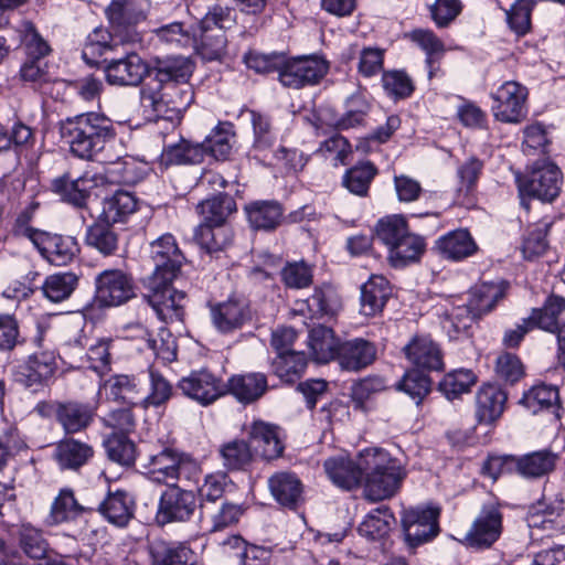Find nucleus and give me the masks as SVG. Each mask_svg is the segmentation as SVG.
<instances>
[{
  "label": "nucleus",
  "instance_id": "50",
  "mask_svg": "<svg viewBox=\"0 0 565 565\" xmlns=\"http://www.w3.org/2000/svg\"><path fill=\"white\" fill-rule=\"evenodd\" d=\"M78 286V276L72 271L57 273L45 278L42 291L52 302H61L71 297Z\"/></svg>",
  "mask_w": 565,
  "mask_h": 565
},
{
  "label": "nucleus",
  "instance_id": "30",
  "mask_svg": "<svg viewBox=\"0 0 565 565\" xmlns=\"http://www.w3.org/2000/svg\"><path fill=\"white\" fill-rule=\"evenodd\" d=\"M211 317L218 331L228 333L242 328L246 321L250 320V310L246 301L230 298L211 306Z\"/></svg>",
  "mask_w": 565,
  "mask_h": 565
},
{
  "label": "nucleus",
  "instance_id": "49",
  "mask_svg": "<svg viewBox=\"0 0 565 565\" xmlns=\"http://www.w3.org/2000/svg\"><path fill=\"white\" fill-rule=\"evenodd\" d=\"M307 365L308 359L303 351L277 355L271 363L274 373L287 384L297 382L305 373Z\"/></svg>",
  "mask_w": 565,
  "mask_h": 565
},
{
  "label": "nucleus",
  "instance_id": "25",
  "mask_svg": "<svg viewBox=\"0 0 565 565\" xmlns=\"http://www.w3.org/2000/svg\"><path fill=\"white\" fill-rule=\"evenodd\" d=\"M95 511L110 524L126 527L135 513V502L125 490L108 491L103 499L93 500Z\"/></svg>",
  "mask_w": 565,
  "mask_h": 565
},
{
  "label": "nucleus",
  "instance_id": "5",
  "mask_svg": "<svg viewBox=\"0 0 565 565\" xmlns=\"http://www.w3.org/2000/svg\"><path fill=\"white\" fill-rule=\"evenodd\" d=\"M194 100V90L190 82L146 83L140 89V104L157 117L180 118Z\"/></svg>",
  "mask_w": 565,
  "mask_h": 565
},
{
  "label": "nucleus",
  "instance_id": "55",
  "mask_svg": "<svg viewBox=\"0 0 565 565\" xmlns=\"http://www.w3.org/2000/svg\"><path fill=\"white\" fill-rule=\"evenodd\" d=\"M108 458L121 466L130 467L136 460V445L126 435L113 434L105 440Z\"/></svg>",
  "mask_w": 565,
  "mask_h": 565
},
{
  "label": "nucleus",
  "instance_id": "8",
  "mask_svg": "<svg viewBox=\"0 0 565 565\" xmlns=\"http://www.w3.org/2000/svg\"><path fill=\"white\" fill-rule=\"evenodd\" d=\"M147 478L158 484H175L185 479L191 480L200 472L199 463L189 455L164 447L161 451L148 457L143 466Z\"/></svg>",
  "mask_w": 565,
  "mask_h": 565
},
{
  "label": "nucleus",
  "instance_id": "58",
  "mask_svg": "<svg viewBox=\"0 0 565 565\" xmlns=\"http://www.w3.org/2000/svg\"><path fill=\"white\" fill-rule=\"evenodd\" d=\"M280 278L287 288H307L313 281V269L303 260L288 262L280 270Z\"/></svg>",
  "mask_w": 565,
  "mask_h": 565
},
{
  "label": "nucleus",
  "instance_id": "44",
  "mask_svg": "<svg viewBox=\"0 0 565 565\" xmlns=\"http://www.w3.org/2000/svg\"><path fill=\"white\" fill-rule=\"evenodd\" d=\"M340 340L331 328L319 324L309 332V347L318 363H328L335 359Z\"/></svg>",
  "mask_w": 565,
  "mask_h": 565
},
{
  "label": "nucleus",
  "instance_id": "9",
  "mask_svg": "<svg viewBox=\"0 0 565 565\" xmlns=\"http://www.w3.org/2000/svg\"><path fill=\"white\" fill-rule=\"evenodd\" d=\"M150 10L151 0H111L105 17L116 38L137 44L142 42L139 24L147 20Z\"/></svg>",
  "mask_w": 565,
  "mask_h": 565
},
{
  "label": "nucleus",
  "instance_id": "20",
  "mask_svg": "<svg viewBox=\"0 0 565 565\" xmlns=\"http://www.w3.org/2000/svg\"><path fill=\"white\" fill-rule=\"evenodd\" d=\"M194 62L182 55L154 57L150 65V79L147 83L166 85L168 83L190 82L194 72Z\"/></svg>",
  "mask_w": 565,
  "mask_h": 565
},
{
  "label": "nucleus",
  "instance_id": "7",
  "mask_svg": "<svg viewBox=\"0 0 565 565\" xmlns=\"http://www.w3.org/2000/svg\"><path fill=\"white\" fill-rule=\"evenodd\" d=\"M235 23L234 10L218 3L209 8L204 17L194 26H198L199 54L207 60L215 61L225 53L227 38L225 31Z\"/></svg>",
  "mask_w": 565,
  "mask_h": 565
},
{
  "label": "nucleus",
  "instance_id": "28",
  "mask_svg": "<svg viewBox=\"0 0 565 565\" xmlns=\"http://www.w3.org/2000/svg\"><path fill=\"white\" fill-rule=\"evenodd\" d=\"M274 499L284 508L297 510L305 501L303 484L294 472H276L268 479Z\"/></svg>",
  "mask_w": 565,
  "mask_h": 565
},
{
  "label": "nucleus",
  "instance_id": "16",
  "mask_svg": "<svg viewBox=\"0 0 565 565\" xmlns=\"http://www.w3.org/2000/svg\"><path fill=\"white\" fill-rule=\"evenodd\" d=\"M502 530L503 515L499 504H483L465 536V543L475 550L490 548L500 539Z\"/></svg>",
  "mask_w": 565,
  "mask_h": 565
},
{
  "label": "nucleus",
  "instance_id": "39",
  "mask_svg": "<svg viewBox=\"0 0 565 565\" xmlns=\"http://www.w3.org/2000/svg\"><path fill=\"white\" fill-rule=\"evenodd\" d=\"M194 239L201 249L210 255H216L232 244L233 232L225 224L201 223L195 228Z\"/></svg>",
  "mask_w": 565,
  "mask_h": 565
},
{
  "label": "nucleus",
  "instance_id": "2",
  "mask_svg": "<svg viewBox=\"0 0 565 565\" xmlns=\"http://www.w3.org/2000/svg\"><path fill=\"white\" fill-rule=\"evenodd\" d=\"M184 260L181 252L171 257H163L161 262H151L153 270L142 279V285L148 290L143 296L145 299L153 308L158 318L166 323L181 321L184 315L182 301L185 294L172 287V281L181 273Z\"/></svg>",
  "mask_w": 565,
  "mask_h": 565
},
{
  "label": "nucleus",
  "instance_id": "6",
  "mask_svg": "<svg viewBox=\"0 0 565 565\" xmlns=\"http://www.w3.org/2000/svg\"><path fill=\"white\" fill-rule=\"evenodd\" d=\"M30 216L21 213L15 218L13 234L29 238L40 254L52 265L65 266L79 253V245L75 237L51 234L29 225Z\"/></svg>",
  "mask_w": 565,
  "mask_h": 565
},
{
  "label": "nucleus",
  "instance_id": "12",
  "mask_svg": "<svg viewBox=\"0 0 565 565\" xmlns=\"http://www.w3.org/2000/svg\"><path fill=\"white\" fill-rule=\"evenodd\" d=\"M565 309V299L559 296H550L542 308H534L530 317L522 319L515 328L505 330L502 344L509 349L518 348L523 341L525 334L535 328L542 330L555 329V317Z\"/></svg>",
  "mask_w": 565,
  "mask_h": 565
},
{
  "label": "nucleus",
  "instance_id": "42",
  "mask_svg": "<svg viewBox=\"0 0 565 565\" xmlns=\"http://www.w3.org/2000/svg\"><path fill=\"white\" fill-rule=\"evenodd\" d=\"M306 302L308 310L319 318L334 317L342 308L341 297L331 284L315 287Z\"/></svg>",
  "mask_w": 565,
  "mask_h": 565
},
{
  "label": "nucleus",
  "instance_id": "53",
  "mask_svg": "<svg viewBox=\"0 0 565 565\" xmlns=\"http://www.w3.org/2000/svg\"><path fill=\"white\" fill-rule=\"evenodd\" d=\"M408 230L407 221L402 215H390L377 221L374 237L380 239L391 252Z\"/></svg>",
  "mask_w": 565,
  "mask_h": 565
},
{
  "label": "nucleus",
  "instance_id": "33",
  "mask_svg": "<svg viewBox=\"0 0 565 565\" xmlns=\"http://www.w3.org/2000/svg\"><path fill=\"white\" fill-rule=\"evenodd\" d=\"M244 210L249 225L257 231H275L284 220V207L276 200L253 201Z\"/></svg>",
  "mask_w": 565,
  "mask_h": 565
},
{
  "label": "nucleus",
  "instance_id": "36",
  "mask_svg": "<svg viewBox=\"0 0 565 565\" xmlns=\"http://www.w3.org/2000/svg\"><path fill=\"white\" fill-rule=\"evenodd\" d=\"M248 439L254 454L266 460L276 459L284 451V445L278 437L277 428L273 425L255 422L248 431Z\"/></svg>",
  "mask_w": 565,
  "mask_h": 565
},
{
  "label": "nucleus",
  "instance_id": "14",
  "mask_svg": "<svg viewBox=\"0 0 565 565\" xmlns=\"http://www.w3.org/2000/svg\"><path fill=\"white\" fill-rule=\"evenodd\" d=\"M134 297V279L125 271L106 269L95 277L93 303L98 308L118 307Z\"/></svg>",
  "mask_w": 565,
  "mask_h": 565
},
{
  "label": "nucleus",
  "instance_id": "24",
  "mask_svg": "<svg viewBox=\"0 0 565 565\" xmlns=\"http://www.w3.org/2000/svg\"><path fill=\"white\" fill-rule=\"evenodd\" d=\"M407 360L415 370L443 371L444 358L439 345L429 337L416 335L403 349Z\"/></svg>",
  "mask_w": 565,
  "mask_h": 565
},
{
  "label": "nucleus",
  "instance_id": "38",
  "mask_svg": "<svg viewBox=\"0 0 565 565\" xmlns=\"http://www.w3.org/2000/svg\"><path fill=\"white\" fill-rule=\"evenodd\" d=\"M95 512L93 499H83L78 502L72 489H62L52 503L51 518L54 523L75 520L84 513Z\"/></svg>",
  "mask_w": 565,
  "mask_h": 565
},
{
  "label": "nucleus",
  "instance_id": "40",
  "mask_svg": "<svg viewBox=\"0 0 565 565\" xmlns=\"http://www.w3.org/2000/svg\"><path fill=\"white\" fill-rule=\"evenodd\" d=\"M130 44L128 41H121L113 33V28H96L88 34L82 51L83 60L89 65H97L98 57L111 51L117 45Z\"/></svg>",
  "mask_w": 565,
  "mask_h": 565
},
{
  "label": "nucleus",
  "instance_id": "22",
  "mask_svg": "<svg viewBox=\"0 0 565 565\" xmlns=\"http://www.w3.org/2000/svg\"><path fill=\"white\" fill-rule=\"evenodd\" d=\"M150 565H196L198 555L186 542L149 541Z\"/></svg>",
  "mask_w": 565,
  "mask_h": 565
},
{
  "label": "nucleus",
  "instance_id": "64",
  "mask_svg": "<svg viewBox=\"0 0 565 565\" xmlns=\"http://www.w3.org/2000/svg\"><path fill=\"white\" fill-rule=\"evenodd\" d=\"M385 387L384 379L377 375L367 376L353 383L350 396L354 404V408L365 411V403L371 398V396L382 392Z\"/></svg>",
  "mask_w": 565,
  "mask_h": 565
},
{
  "label": "nucleus",
  "instance_id": "31",
  "mask_svg": "<svg viewBox=\"0 0 565 565\" xmlns=\"http://www.w3.org/2000/svg\"><path fill=\"white\" fill-rule=\"evenodd\" d=\"M508 394L498 385H482L476 396V417L480 424H493L504 412Z\"/></svg>",
  "mask_w": 565,
  "mask_h": 565
},
{
  "label": "nucleus",
  "instance_id": "61",
  "mask_svg": "<svg viewBox=\"0 0 565 565\" xmlns=\"http://www.w3.org/2000/svg\"><path fill=\"white\" fill-rule=\"evenodd\" d=\"M347 111L337 121L335 128L338 130H347L363 126L365 117L370 111V104L361 94H354L347 99Z\"/></svg>",
  "mask_w": 565,
  "mask_h": 565
},
{
  "label": "nucleus",
  "instance_id": "60",
  "mask_svg": "<svg viewBox=\"0 0 565 565\" xmlns=\"http://www.w3.org/2000/svg\"><path fill=\"white\" fill-rule=\"evenodd\" d=\"M476 383V375L470 370H459L448 373L438 384V390L448 398L454 399L469 392Z\"/></svg>",
  "mask_w": 565,
  "mask_h": 565
},
{
  "label": "nucleus",
  "instance_id": "35",
  "mask_svg": "<svg viewBox=\"0 0 565 565\" xmlns=\"http://www.w3.org/2000/svg\"><path fill=\"white\" fill-rule=\"evenodd\" d=\"M557 455L550 450H540L521 457L507 456V462L524 478H541L552 472L556 466Z\"/></svg>",
  "mask_w": 565,
  "mask_h": 565
},
{
  "label": "nucleus",
  "instance_id": "18",
  "mask_svg": "<svg viewBox=\"0 0 565 565\" xmlns=\"http://www.w3.org/2000/svg\"><path fill=\"white\" fill-rule=\"evenodd\" d=\"M494 117L503 122H520L526 116L527 89L518 82L509 81L492 94Z\"/></svg>",
  "mask_w": 565,
  "mask_h": 565
},
{
  "label": "nucleus",
  "instance_id": "63",
  "mask_svg": "<svg viewBox=\"0 0 565 565\" xmlns=\"http://www.w3.org/2000/svg\"><path fill=\"white\" fill-rule=\"evenodd\" d=\"M19 544L25 555L34 559H43L49 550L41 531L31 525H22L19 530Z\"/></svg>",
  "mask_w": 565,
  "mask_h": 565
},
{
  "label": "nucleus",
  "instance_id": "1",
  "mask_svg": "<svg viewBox=\"0 0 565 565\" xmlns=\"http://www.w3.org/2000/svg\"><path fill=\"white\" fill-rule=\"evenodd\" d=\"M107 180L102 174L85 173L76 179L65 173L52 180V191L61 199L78 209H85L93 199L103 200L102 213L97 216L111 224L124 223L136 213L139 200L131 192L117 190L111 195H104Z\"/></svg>",
  "mask_w": 565,
  "mask_h": 565
},
{
  "label": "nucleus",
  "instance_id": "23",
  "mask_svg": "<svg viewBox=\"0 0 565 565\" xmlns=\"http://www.w3.org/2000/svg\"><path fill=\"white\" fill-rule=\"evenodd\" d=\"M362 451L356 460L349 457H333L324 461L323 468L334 486L351 491L358 489L363 481L364 468H362Z\"/></svg>",
  "mask_w": 565,
  "mask_h": 565
},
{
  "label": "nucleus",
  "instance_id": "41",
  "mask_svg": "<svg viewBox=\"0 0 565 565\" xmlns=\"http://www.w3.org/2000/svg\"><path fill=\"white\" fill-rule=\"evenodd\" d=\"M439 253L452 260H460L473 255L478 247L472 236L467 230H456L436 242Z\"/></svg>",
  "mask_w": 565,
  "mask_h": 565
},
{
  "label": "nucleus",
  "instance_id": "13",
  "mask_svg": "<svg viewBox=\"0 0 565 565\" xmlns=\"http://www.w3.org/2000/svg\"><path fill=\"white\" fill-rule=\"evenodd\" d=\"M439 515L440 509L436 507H417L403 512L401 523L408 548L415 550L439 534Z\"/></svg>",
  "mask_w": 565,
  "mask_h": 565
},
{
  "label": "nucleus",
  "instance_id": "32",
  "mask_svg": "<svg viewBox=\"0 0 565 565\" xmlns=\"http://www.w3.org/2000/svg\"><path fill=\"white\" fill-rule=\"evenodd\" d=\"M392 296L390 281L381 275H372L361 286V313L365 317L380 315Z\"/></svg>",
  "mask_w": 565,
  "mask_h": 565
},
{
  "label": "nucleus",
  "instance_id": "59",
  "mask_svg": "<svg viewBox=\"0 0 565 565\" xmlns=\"http://www.w3.org/2000/svg\"><path fill=\"white\" fill-rule=\"evenodd\" d=\"M110 394L115 399L130 406L142 404V390L134 377L128 375H115L109 380Z\"/></svg>",
  "mask_w": 565,
  "mask_h": 565
},
{
  "label": "nucleus",
  "instance_id": "17",
  "mask_svg": "<svg viewBox=\"0 0 565 565\" xmlns=\"http://www.w3.org/2000/svg\"><path fill=\"white\" fill-rule=\"evenodd\" d=\"M198 508L196 495L192 490H185L175 484H169L161 493L157 521L164 525L171 522H186Z\"/></svg>",
  "mask_w": 565,
  "mask_h": 565
},
{
  "label": "nucleus",
  "instance_id": "47",
  "mask_svg": "<svg viewBox=\"0 0 565 565\" xmlns=\"http://www.w3.org/2000/svg\"><path fill=\"white\" fill-rule=\"evenodd\" d=\"M223 466L230 471L247 470L254 461V451L248 441L233 439L220 448Z\"/></svg>",
  "mask_w": 565,
  "mask_h": 565
},
{
  "label": "nucleus",
  "instance_id": "43",
  "mask_svg": "<svg viewBox=\"0 0 565 565\" xmlns=\"http://www.w3.org/2000/svg\"><path fill=\"white\" fill-rule=\"evenodd\" d=\"M395 521L390 507L381 505L366 515L359 526V533L370 541H381L388 536Z\"/></svg>",
  "mask_w": 565,
  "mask_h": 565
},
{
  "label": "nucleus",
  "instance_id": "48",
  "mask_svg": "<svg viewBox=\"0 0 565 565\" xmlns=\"http://www.w3.org/2000/svg\"><path fill=\"white\" fill-rule=\"evenodd\" d=\"M203 161V148L192 145L183 138L175 143L163 147L160 154V163L164 167L173 164L200 163Z\"/></svg>",
  "mask_w": 565,
  "mask_h": 565
},
{
  "label": "nucleus",
  "instance_id": "15",
  "mask_svg": "<svg viewBox=\"0 0 565 565\" xmlns=\"http://www.w3.org/2000/svg\"><path fill=\"white\" fill-rule=\"evenodd\" d=\"M329 65L326 60L317 55L287 58L280 68L279 82L288 88L299 89L307 85L318 84L328 73Z\"/></svg>",
  "mask_w": 565,
  "mask_h": 565
},
{
  "label": "nucleus",
  "instance_id": "27",
  "mask_svg": "<svg viewBox=\"0 0 565 565\" xmlns=\"http://www.w3.org/2000/svg\"><path fill=\"white\" fill-rule=\"evenodd\" d=\"M376 358L375 345L362 338L340 342L335 361L343 370L360 371L374 362Z\"/></svg>",
  "mask_w": 565,
  "mask_h": 565
},
{
  "label": "nucleus",
  "instance_id": "57",
  "mask_svg": "<svg viewBox=\"0 0 565 565\" xmlns=\"http://www.w3.org/2000/svg\"><path fill=\"white\" fill-rule=\"evenodd\" d=\"M551 223H541L529 230L522 243V254L527 260H536L548 250V242L546 239L547 231Z\"/></svg>",
  "mask_w": 565,
  "mask_h": 565
},
{
  "label": "nucleus",
  "instance_id": "62",
  "mask_svg": "<svg viewBox=\"0 0 565 565\" xmlns=\"http://www.w3.org/2000/svg\"><path fill=\"white\" fill-rule=\"evenodd\" d=\"M382 85L386 94L394 99H405L415 89L412 78L406 72L398 70L383 72Z\"/></svg>",
  "mask_w": 565,
  "mask_h": 565
},
{
  "label": "nucleus",
  "instance_id": "51",
  "mask_svg": "<svg viewBox=\"0 0 565 565\" xmlns=\"http://www.w3.org/2000/svg\"><path fill=\"white\" fill-rule=\"evenodd\" d=\"M377 174L376 167L370 162H360L343 175L342 184L353 194L366 196L370 185Z\"/></svg>",
  "mask_w": 565,
  "mask_h": 565
},
{
  "label": "nucleus",
  "instance_id": "54",
  "mask_svg": "<svg viewBox=\"0 0 565 565\" xmlns=\"http://www.w3.org/2000/svg\"><path fill=\"white\" fill-rule=\"evenodd\" d=\"M234 137L232 125L226 122L217 126L211 135H209L202 143L203 156L210 153L217 160L226 159L231 153V139Z\"/></svg>",
  "mask_w": 565,
  "mask_h": 565
},
{
  "label": "nucleus",
  "instance_id": "56",
  "mask_svg": "<svg viewBox=\"0 0 565 565\" xmlns=\"http://www.w3.org/2000/svg\"><path fill=\"white\" fill-rule=\"evenodd\" d=\"M397 388L405 392L419 405L431 391V379L423 371L411 369L405 372Z\"/></svg>",
  "mask_w": 565,
  "mask_h": 565
},
{
  "label": "nucleus",
  "instance_id": "19",
  "mask_svg": "<svg viewBox=\"0 0 565 565\" xmlns=\"http://www.w3.org/2000/svg\"><path fill=\"white\" fill-rule=\"evenodd\" d=\"M150 65L135 52L111 60L105 67L107 82L119 86H137L146 76L150 77Z\"/></svg>",
  "mask_w": 565,
  "mask_h": 565
},
{
  "label": "nucleus",
  "instance_id": "3",
  "mask_svg": "<svg viewBox=\"0 0 565 565\" xmlns=\"http://www.w3.org/2000/svg\"><path fill=\"white\" fill-rule=\"evenodd\" d=\"M61 135L70 152L83 160H95L117 137L114 121L102 113L89 111L61 121Z\"/></svg>",
  "mask_w": 565,
  "mask_h": 565
},
{
  "label": "nucleus",
  "instance_id": "45",
  "mask_svg": "<svg viewBox=\"0 0 565 565\" xmlns=\"http://www.w3.org/2000/svg\"><path fill=\"white\" fill-rule=\"evenodd\" d=\"M236 202L227 193H218L200 202L198 212L203 216V223L225 224L227 217L236 212Z\"/></svg>",
  "mask_w": 565,
  "mask_h": 565
},
{
  "label": "nucleus",
  "instance_id": "37",
  "mask_svg": "<svg viewBox=\"0 0 565 565\" xmlns=\"http://www.w3.org/2000/svg\"><path fill=\"white\" fill-rule=\"evenodd\" d=\"M510 284L505 280L500 282H482L473 287L470 291L469 305L475 311V316L481 319L484 315L491 312L501 301L509 289Z\"/></svg>",
  "mask_w": 565,
  "mask_h": 565
},
{
  "label": "nucleus",
  "instance_id": "4",
  "mask_svg": "<svg viewBox=\"0 0 565 565\" xmlns=\"http://www.w3.org/2000/svg\"><path fill=\"white\" fill-rule=\"evenodd\" d=\"M364 468V498L371 502L391 499L401 487L404 475L390 457L380 448H367L362 451Z\"/></svg>",
  "mask_w": 565,
  "mask_h": 565
},
{
  "label": "nucleus",
  "instance_id": "29",
  "mask_svg": "<svg viewBox=\"0 0 565 565\" xmlns=\"http://www.w3.org/2000/svg\"><path fill=\"white\" fill-rule=\"evenodd\" d=\"M94 448L87 443L65 437L54 448L53 458L61 470L78 471L94 457Z\"/></svg>",
  "mask_w": 565,
  "mask_h": 565
},
{
  "label": "nucleus",
  "instance_id": "52",
  "mask_svg": "<svg viewBox=\"0 0 565 565\" xmlns=\"http://www.w3.org/2000/svg\"><path fill=\"white\" fill-rule=\"evenodd\" d=\"M18 31L21 47L26 58L42 60L51 54V46L39 33L33 22L23 21Z\"/></svg>",
  "mask_w": 565,
  "mask_h": 565
},
{
  "label": "nucleus",
  "instance_id": "34",
  "mask_svg": "<svg viewBox=\"0 0 565 565\" xmlns=\"http://www.w3.org/2000/svg\"><path fill=\"white\" fill-rule=\"evenodd\" d=\"M84 242L87 247L105 257L115 256L120 248V234L114 224L97 217L87 226Z\"/></svg>",
  "mask_w": 565,
  "mask_h": 565
},
{
  "label": "nucleus",
  "instance_id": "26",
  "mask_svg": "<svg viewBox=\"0 0 565 565\" xmlns=\"http://www.w3.org/2000/svg\"><path fill=\"white\" fill-rule=\"evenodd\" d=\"M224 395L231 394L243 404H252L268 391L267 376L260 372L235 374L224 384Z\"/></svg>",
  "mask_w": 565,
  "mask_h": 565
},
{
  "label": "nucleus",
  "instance_id": "21",
  "mask_svg": "<svg viewBox=\"0 0 565 565\" xmlns=\"http://www.w3.org/2000/svg\"><path fill=\"white\" fill-rule=\"evenodd\" d=\"M178 387L190 398L209 405L224 395V383L207 370L192 372L180 380Z\"/></svg>",
  "mask_w": 565,
  "mask_h": 565
},
{
  "label": "nucleus",
  "instance_id": "10",
  "mask_svg": "<svg viewBox=\"0 0 565 565\" xmlns=\"http://www.w3.org/2000/svg\"><path fill=\"white\" fill-rule=\"evenodd\" d=\"M563 174L559 168L550 161L535 162L532 170L519 180L521 204L529 210L525 196L542 202H553L561 193Z\"/></svg>",
  "mask_w": 565,
  "mask_h": 565
},
{
  "label": "nucleus",
  "instance_id": "46",
  "mask_svg": "<svg viewBox=\"0 0 565 565\" xmlns=\"http://www.w3.org/2000/svg\"><path fill=\"white\" fill-rule=\"evenodd\" d=\"M426 243L424 237L411 233L409 230L390 252L388 258L394 267H403L409 263L417 262L425 253Z\"/></svg>",
  "mask_w": 565,
  "mask_h": 565
},
{
  "label": "nucleus",
  "instance_id": "11",
  "mask_svg": "<svg viewBox=\"0 0 565 565\" xmlns=\"http://www.w3.org/2000/svg\"><path fill=\"white\" fill-rule=\"evenodd\" d=\"M35 412L44 418L54 419L65 435L86 430L94 420V409L87 403L73 399L43 401L38 403Z\"/></svg>",
  "mask_w": 565,
  "mask_h": 565
}]
</instances>
